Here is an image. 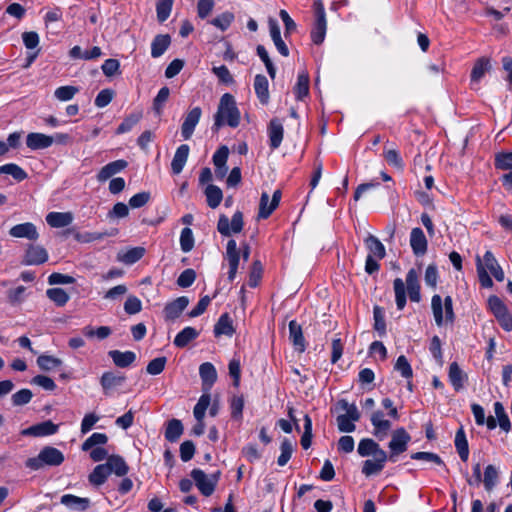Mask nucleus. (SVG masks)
<instances>
[{"label": "nucleus", "mask_w": 512, "mask_h": 512, "mask_svg": "<svg viewBox=\"0 0 512 512\" xmlns=\"http://www.w3.org/2000/svg\"><path fill=\"white\" fill-rule=\"evenodd\" d=\"M395 303L399 311H402L407 303V294L410 301L419 303L421 301V285L416 269L411 268L406 274L405 282L401 278L393 281Z\"/></svg>", "instance_id": "obj_1"}, {"label": "nucleus", "mask_w": 512, "mask_h": 512, "mask_svg": "<svg viewBox=\"0 0 512 512\" xmlns=\"http://www.w3.org/2000/svg\"><path fill=\"white\" fill-rule=\"evenodd\" d=\"M240 121L241 113L234 96L230 93L223 94L220 98L217 112L214 115L212 130L217 132L224 125L236 128L239 126Z\"/></svg>", "instance_id": "obj_2"}, {"label": "nucleus", "mask_w": 512, "mask_h": 512, "mask_svg": "<svg viewBox=\"0 0 512 512\" xmlns=\"http://www.w3.org/2000/svg\"><path fill=\"white\" fill-rule=\"evenodd\" d=\"M64 460L65 457L61 450L53 446H44L37 456L30 457L25 461V467L32 471H38L46 467L60 466Z\"/></svg>", "instance_id": "obj_3"}, {"label": "nucleus", "mask_w": 512, "mask_h": 512, "mask_svg": "<svg viewBox=\"0 0 512 512\" xmlns=\"http://www.w3.org/2000/svg\"><path fill=\"white\" fill-rule=\"evenodd\" d=\"M431 309L435 324L438 327L454 323L456 315L453 308V299L450 295H447L444 299L439 294L433 295Z\"/></svg>", "instance_id": "obj_4"}, {"label": "nucleus", "mask_w": 512, "mask_h": 512, "mask_svg": "<svg viewBox=\"0 0 512 512\" xmlns=\"http://www.w3.org/2000/svg\"><path fill=\"white\" fill-rule=\"evenodd\" d=\"M190 475L194 480L195 485L200 491V493L205 497H209L214 493L216 489V486L221 476V471L217 470L210 476H207L203 470L199 468H194L191 471Z\"/></svg>", "instance_id": "obj_5"}, {"label": "nucleus", "mask_w": 512, "mask_h": 512, "mask_svg": "<svg viewBox=\"0 0 512 512\" xmlns=\"http://www.w3.org/2000/svg\"><path fill=\"white\" fill-rule=\"evenodd\" d=\"M313 9L315 15V22L311 30L310 36L312 42L315 45H320L323 43L327 31V20L323 1L315 0L313 3Z\"/></svg>", "instance_id": "obj_6"}, {"label": "nucleus", "mask_w": 512, "mask_h": 512, "mask_svg": "<svg viewBox=\"0 0 512 512\" xmlns=\"http://www.w3.org/2000/svg\"><path fill=\"white\" fill-rule=\"evenodd\" d=\"M488 307L491 313L496 318L500 327L506 331H512V315L509 312L504 302L496 295H491L488 298Z\"/></svg>", "instance_id": "obj_7"}, {"label": "nucleus", "mask_w": 512, "mask_h": 512, "mask_svg": "<svg viewBox=\"0 0 512 512\" xmlns=\"http://www.w3.org/2000/svg\"><path fill=\"white\" fill-rule=\"evenodd\" d=\"M411 441L410 434L403 427H399L393 431L391 440L388 444L390 452L388 454L389 461L396 462L397 457L407 451L408 444Z\"/></svg>", "instance_id": "obj_8"}, {"label": "nucleus", "mask_w": 512, "mask_h": 512, "mask_svg": "<svg viewBox=\"0 0 512 512\" xmlns=\"http://www.w3.org/2000/svg\"><path fill=\"white\" fill-rule=\"evenodd\" d=\"M243 227V213L239 210L232 215L231 221L225 214H221L217 222L218 232L225 237L231 236L232 233H240Z\"/></svg>", "instance_id": "obj_9"}, {"label": "nucleus", "mask_w": 512, "mask_h": 512, "mask_svg": "<svg viewBox=\"0 0 512 512\" xmlns=\"http://www.w3.org/2000/svg\"><path fill=\"white\" fill-rule=\"evenodd\" d=\"M281 197L282 191L280 189H276L273 192L272 199L270 201L268 193L262 192L259 202L258 218L268 219L279 206Z\"/></svg>", "instance_id": "obj_10"}, {"label": "nucleus", "mask_w": 512, "mask_h": 512, "mask_svg": "<svg viewBox=\"0 0 512 512\" xmlns=\"http://www.w3.org/2000/svg\"><path fill=\"white\" fill-rule=\"evenodd\" d=\"M202 116V109L199 106L191 108L184 116L181 125V136L184 140H189L199 123Z\"/></svg>", "instance_id": "obj_11"}, {"label": "nucleus", "mask_w": 512, "mask_h": 512, "mask_svg": "<svg viewBox=\"0 0 512 512\" xmlns=\"http://www.w3.org/2000/svg\"><path fill=\"white\" fill-rule=\"evenodd\" d=\"M225 259L228 261L229 270H228V280L233 282L236 278L239 262H240V252L237 247V243L234 239H230L226 245V254Z\"/></svg>", "instance_id": "obj_12"}, {"label": "nucleus", "mask_w": 512, "mask_h": 512, "mask_svg": "<svg viewBox=\"0 0 512 512\" xmlns=\"http://www.w3.org/2000/svg\"><path fill=\"white\" fill-rule=\"evenodd\" d=\"M49 255L47 250L40 245L28 244L25 250L22 264L24 265H41L48 261Z\"/></svg>", "instance_id": "obj_13"}, {"label": "nucleus", "mask_w": 512, "mask_h": 512, "mask_svg": "<svg viewBox=\"0 0 512 512\" xmlns=\"http://www.w3.org/2000/svg\"><path fill=\"white\" fill-rule=\"evenodd\" d=\"M188 304L189 298L186 296H180L170 302H167L163 309L164 320L167 322L176 320L187 308Z\"/></svg>", "instance_id": "obj_14"}, {"label": "nucleus", "mask_w": 512, "mask_h": 512, "mask_svg": "<svg viewBox=\"0 0 512 512\" xmlns=\"http://www.w3.org/2000/svg\"><path fill=\"white\" fill-rule=\"evenodd\" d=\"M126 379V376L121 372L105 371L100 377V385L104 395H109L113 389L122 386Z\"/></svg>", "instance_id": "obj_15"}, {"label": "nucleus", "mask_w": 512, "mask_h": 512, "mask_svg": "<svg viewBox=\"0 0 512 512\" xmlns=\"http://www.w3.org/2000/svg\"><path fill=\"white\" fill-rule=\"evenodd\" d=\"M269 147L276 150L280 147L284 138V127L279 118H272L267 126Z\"/></svg>", "instance_id": "obj_16"}, {"label": "nucleus", "mask_w": 512, "mask_h": 512, "mask_svg": "<svg viewBox=\"0 0 512 512\" xmlns=\"http://www.w3.org/2000/svg\"><path fill=\"white\" fill-rule=\"evenodd\" d=\"M410 246L415 256L421 257L427 253L428 240L420 227H415L410 233Z\"/></svg>", "instance_id": "obj_17"}, {"label": "nucleus", "mask_w": 512, "mask_h": 512, "mask_svg": "<svg viewBox=\"0 0 512 512\" xmlns=\"http://www.w3.org/2000/svg\"><path fill=\"white\" fill-rule=\"evenodd\" d=\"M9 235L14 238H25L30 241H36L39 238L37 228L32 222L14 225L10 228Z\"/></svg>", "instance_id": "obj_18"}, {"label": "nucleus", "mask_w": 512, "mask_h": 512, "mask_svg": "<svg viewBox=\"0 0 512 512\" xmlns=\"http://www.w3.org/2000/svg\"><path fill=\"white\" fill-rule=\"evenodd\" d=\"M128 166V162L124 159H118L104 165L96 175L99 182H105L114 175L122 172Z\"/></svg>", "instance_id": "obj_19"}, {"label": "nucleus", "mask_w": 512, "mask_h": 512, "mask_svg": "<svg viewBox=\"0 0 512 512\" xmlns=\"http://www.w3.org/2000/svg\"><path fill=\"white\" fill-rule=\"evenodd\" d=\"M59 426L51 420H46L41 423L32 425L23 431L24 435L34 437L50 436L57 433Z\"/></svg>", "instance_id": "obj_20"}, {"label": "nucleus", "mask_w": 512, "mask_h": 512, "mask_svg": "<svg viewBox=\"0 0 512 512\" xmlns=\"http://www.w3.org/2000/svg\"><path fill=\"white\" fill-rule=\"evenodd\" d=\"M199 375L202 381V390L209 392L211 387L217 381V371L210 362H204L199 367Z\"/></svg>", "instance_id": "obj_21"}, {"label": "nucleus", "mask_w": 512, "mask_h": 512, "mask_svg": "<svg viewBox=\"0 0 512 512\" xmlns=\"http://www.w3.org/2000/svg\"><path fill=\"white\" fill-rule=\"evenodd\" d=\"M384 413L381 410H377L372 413L370 417V421L372 426L374 427L373 434L382 440L387 432L391 428V422L389 420L383 419Z\"/></svg>", "instance_id": "obj_22"}, {"label": "nucleus", "mask_w": 512, "mask_h": 512, "mask_svg": "<svg viewBox=\"0 0 512 512\" xmlns=\"http://www.w3.org/2000/svg\"><path fill=\"white\" fill-rule=\"evenodd\" d=\"M289 339L292 342L295 350L304 352L306 350V341L303 335V330L296 320L289 322Z\"/></svg>", "instance_id": "obj_23"}, {"label": "nucleus", "mask_w": 512, "mask_h": 512, "mask_svg": "<svg viewBox=\"0 0 512 512\" xmlns=\"http://www.w3.org/2000/svg\"><path fill=\"white\" fill-rule=\"evenodd\" d=\"M268 25H269L270 35H271V38L274 42L276 49L282 56L288 57L290 52H289L287 45L285 44V42L283 41V39L281 37V31H280V27H279L277 20H275L274 18H269Z\"/></svg>", "instance_id": "obj_24"}, {"label": "nucleus", "mask_w": 512, "mask_h": 512, "mask_svg": "<svg viewBox=\"0 0 512 512\" xmlns=\"http://www.w3.org/2000/svg\"><path fill=\"white\" fill-rule=\"evenodd\" d=\"M104 465L108 468L109 474L114 473L118 477H124L129 472V466L120 455H109Z\"/></svg>", "instance_id": "obj_25"}, {"label": "nucleus", "mask_w": 512, "mask_h": 512, "mask_svg": "<svg viewBox=\"0 0 512 512\" xmlns=\"http://www.w3.org/2000/svg\"><path fill=\"white\" fill-rule=\"evenodd\" d=\"M448 378L456 392L462 390L464 383L468 380L467 374L463 372L457 362H452L449 365Z\"/></svg>", "instance_id": "obj_26"}, {"label": "nucleus", "mask_w": 512, "mask_h": 512, "mask_svg": "<svg viewBox=\"0 0 512 512\" xmlns=\"http://www.w3.org/2000/svg\"><path fill=\"white\" fill-rule=\"evenodd\" d=\"M108 356L112 359L114 365L119 368H127L136 361V353L133 351L110 350Z\"/></svg>", "instance_id": "obj_27"}, {"label": "nucleus", "mask_w": 512, "mask_h": 512, "mask_svg": "<svg viewBox=\"0 0 512 512\" xmlns=\"http://www.w3.org/2000/svg\"><path fill=\"white\" fill-rule=\"evenodd\" d=\"M254 91L262 105H267L269 103L270 95H269V82L265 75L257 74L254 77Z\"/></svg>", "instance_id": "obj_28"}, {"label": "nucleus", "mask_w": 512, "mask_h": 512, "mask_svg": "<svg viewBox=\"0 0 512 512\" xmlns=\"http://www.w3.org/2000/svg\"><path fill=\"white\" fill-rule=\"evenodd\" d=\"M26 145L31 150L46 149L52 145V137L39 132H31L26 137Z\"/></svg>", "instance_id": "obj_29"}, {"label": "nucleus", "mask_w": 512, "mask_h": 512, "mask_svg": "<svg viewBox=\"0 0 512 512\" xmlns=\"http://www.w3.org/2000/svg\"><path fill=\"white\" fill-rule=\"evenodd\" d=\"M387 460H389L388 454L374 456V460H365L362 466V473L365 476L378 474L384 469Z\"/></svg>", "instance_id": "obj_30"}, {"label": "nucleus", "mask_w": 512, "mask_h": 512, "mask_svg": "<svg viewBox=\"0 0 512 512\" xmlns=\"http://www.w3.org/2000/svg\"><path fill=\"white\" fill-rule=\"evenodd\" d=\"M213 332L215 337H220L222 335L231 337L235 333L233 321L229 313L225 312L220 315L216 324L214 325Z\"/></svg>", "instance_id": "obj_31"}, {"label": "nucleus", "mask_w": 512, "mask_h": 512, "mask_svg": "<svg viewBox=\"0 0 512 512\" xmlns=\"http://www.w3.org/2000/svg\"><path fill=\"white\" fill-rule=\"evenodd\" d=\"M190 147L187 144H181L174 154L171 162V171L173 174H180L187 162Z\"/></svg>", "instance_id": "obj_32"}, {"label": "nucleus", "mask_w": 512, "mask_h": 512, "mask_svg": "<svg viewBox=\"0 0 512 512\" xmlns=\"http://www.w3.org/2000/svg\"><path fill=\"white\" fill-rule=\"evenodd\" d=\"M364 244L368 250V255H373L378 260H382L386 256V249L383 243L374 235L368 234L364 238Z\"/></svg>", "instance_id": "obj_33"}, {"label": "nucleus", "mask_w": 512, "mask_h": 512, "mask_svg": "<svg viewBox=\"0 0 512 512\" xmlns=\"http://www.w3.org/2000/svg\"><path fill=\"white\" fill-rule=\"evenodd\" d=\"M357 452L361 457L370 455L378 456L380 454H387L380 445L371 438H363L360 440Z\"/></svg>", "instance_id": "obj_34"}, {"label": "nucleus", "mask_w": 512, "mask_h": 512, "mask_svg": "<svg viewBox=\"0 0 512 512\" xmlns=\"http://www.w3.org/2000/svg\"><path fill=\"white\" fill-rule=\"evenodd\" d=\"M200 331L191 326L184 327L174 338L173 344L178 348H185L190 342L197 339Z\"/></svg>", "instance_id": "obj_35"}, {"label": "nucleus", "mask_w": 512, "mask_h": 512, "mask_svg": "<svg viewBox=\"0 0 512 512\" xmlns=\"http://www.w3.org/2000/svg\"><path fill=\"white\" fill-rule=\"evenodd\" d=\"M46 222L52 228H63L73 222V215L70 212H49Z\"/></svg>", "instance_id": "obj_36"}, {"label": "nucleus", "mask_w": 512, "mask_h": 512, "mask_svg": "<svg viewBox=\"0 0 512 512\" xmlns=\"http://www.w3.org/2000/svg\"><path fill=\"white\" fill-rule=\"evenodd\" d=\"M184 432V427L181 420L173 418L166 422V429L164 432L165 439L170 443L177 442Z\"/></svg>", "instance_id": "obj_37"}, {"label": "nucleus", "mask_w": 512, "mask_h": 512, "mask_svg": "<svg viewBox=\"0 0 512 512\" xmlns=\"http://www.w3.org/2000/svg\"><path fill=\"white\" fill-rule=\"evenodd\" d=\"M143 118V111L141 109L135 110L127 115L117 127L115 133L120 135L130 132Z\"/></svg>", "instance_id": "obj_38"}, {"label": "nucleus", "mask_w": 512, "mask_h": 512, "mask_svg": "<svg viewBox=\"0 0 512 512\" xmlns=\"http://www.w3.org/2000/svg\"><path fill=\"white\" fill-rule=\"evenodd\" d=\"M310 78L307 71H302L297 76V82L293 88L295 98L303 101L309 95Z\"/></svg>", "instance_id": "obj_39"}, {"label": "nucleus", "mask_w": 512, "mask_h": 512, "mask_svg": "<svg viewBox=\"0 0 512 512\" xmlns=\"http://www.w3.org/2000/svg\"><path fill=\"white\" fill-rule=\"evenodd\" d=\"M171 44V37L169 34H158L154 37L151 43V56L158 58L162 56Z\"/></svg>", "instance_id": "obj_40"}, {"label": "nucleus", "mask_w": 512, "mask_h": 512, "mask_svg": "<svg viewBox=\"0 0 512 512\" xmlns=\"http://www.w3.org/2000/svg\"><path fill=\"white\" fill-rule=\"evenodd\" d=\"M454 444L460 459L466 462L469 458V444L462 426L456 431Z\"/></svg>", "instance_id": "obj_41"}, {"label": "nucleus", "mask_w": 512, "mask_h": 512, "mask_svg": "<svg viewBox=\"0 0 512 512\" xmlns=\"http://www.w3.org/2000/svg\"><path fill=\"white\" fill-rule=\"evenodd\" d=\"M61 504L65 505L69 509L84 511L90 505V500L88 498L78 497L73 494H64L60 500Z\"/></svg>", "instance_id": "obj_42"}, {"label": "nucleus", "mask_w": 512, "mask_h": 512, "mask_svg": "<svg viewBox=\"0 0 512 512\" xmlns=\"http://www.w3.org/2000/svg\"><path fill=\"white\" fill-rule=\"evenodd\" d=\"M499 482V470L496 466L489 464L485 467L482 482L484 489L491 492Z\"/></svg>", "instance_id": "obj_43"}, {"label": "nucleus", "mask_w": 512, "mask_h": 512, "mask_svg": "<svg viewBox=\"0 0 512 512\" xmlns=\"http://www.w3.org/2000/svg\"><path fill=\"white\" fill-rule=\"evenodd\" d=\"M490 69H491L490 60L485 57L479 58L475 62L474 66L471 70V74H470L471 82L478 83L484 77L485 73L488 72Z\"/></svg>", "instance_id": "obj_44"}, {"label": "nucleus", "mask_w": 512, "mask_h": 512, "mask_svg": "<svg viewBox=\"0 0 512 512\" xmlns=\"http://www.w3.org/2000/svg\"><path fill=\"white\" fill-rule=\"evenodd\" d=\"M204 193L206 196L207 205L210 208L215 209L221 204L223 200V192L218 186L209 184L205 188Z\"/></svg>", "instance_id": "obj_45"}, {"label": "nucleus", "mask_w": 512, "mask_h": 512, "mask_svg": "<svg viewBox=\"0 0 512 512\" xmlns=\"http://www.w3.org/2000/svg\"><path fill=\"white\" fill-rule=\"evenodd\" d=\"M383 157L390 166L400 171L404 170L405 164L398 149L394 147L387 148L385 146L383 151Z\"/></svg>", "instance_id": "obj_46"}, {"label": "nucleus", "mask_w": 512, "mask_h": 512, "mask_svg": "<svg viewBox=\"0 0 512 512\" xmlns=\"http://www.w3.org/2000/svg\"><path fill=\"white\" fill-rule=\"evenodd\" d=\"M11 175L17 182H22L28 178L27 172L15 163H7L0 166V175Z\"/></svg>", "instance_id": "obj_47"}, {"label": "nucleus", "mask_w": 512, "mask_h": 512, "mask_svg": "<svg viewBox=\"0 0 512 512\" xmlns=\"http://www.w3.org/2000/svg\"><path fill=\"white\" fill-rule=\"evenodd\" d=\"M373 319L374 325L373 328L377 332L379 337H384L387 333L386 330V321L384 310L382 307L375 305L373 308Z\"/></svg>", "instance_id": "obj_48"}, {"label": "nucleus", "mask_w": 512, "mask_h": 512, "mask_svg": "<svg viewBox=\"0 0 512 512\" xmlns=\"http://www.w3.org/2000/svg\"><path fill=\"white\" fill-rule=\"evenodd\" d=\"M110 476L108 468L104 464H98L89 474V482L94 486H101Z\"/></svg>", "instance_id": "obj_49"}, {"label": "nucleus", "mask_w": 512, "mask_h": 512, "mask_svg": "<svg viewBox=\"0 0 512 512\" xmlns=\"http://www.w3.org/2000/svg\"><path fill=\"white\" fill-rule=\"evenodd\" d=\"M46 295L57 307L65 306L70 300L69 294L62 288H49Z\"/></svg>", "instance_id": "obj_50"}, {"label": "nucleus", "mask_w": 512, "mask_h": 512, "mask_svg": "<svg viewBox=\"0 0 512 512\" xmlns=\"http://www.w3.org/2000/svg\"><path fill=\"white\" fill-rule=\"evenodd\" d=\"M494 412L501 430L506 433L509 432L511 430V422L501 402L497 401L494 403Z\"/></svg>", "instance_id": "obj_51"}, {"label": "nucleus", "mask_w": 512, "mask_h": 512, "mask_svg": "<svg viewBox=\"0 0 512 512\" xmlns=\"http://www.w3.org/2000/svg\"><path fill=\"white\" fill-rule=\"evenodd\" d=\"M211 403V396L208 392H204L193 409V414L196 421L204 420L206 410L209 408Z\"/></svg>", "instance_id": "obj_52"}, {"label": "nucleus", "mask_w": 512, "mask_h": 512, "mask_svg": "<svg viewBox=\"0 0 512 512\" xmlns=\"http://www.w3.org/2000/svg\"><path fill=\"white\" fill-rule=\"evenodd\" d=\"M287 413L289 420L281 418L277 421V426H279L287 434L291 433L293 431V428H295L296 431L300 432L298 419L294 415V408L289 407Z\"/></svg>", "instance_id": "obj_53"}, {"label": "nucleus", "mask_w": 512, "mask_h": 512, "mask_svg": "<svg viewBox=\"0 0 512 512\" xmlns=\"http://www.w3.org/2000/svg\"><path fill=\"white\" fill-rule=\"evenodd\" d=\"M174 0H157L156 16L159 23H164L170 16Z\"/></svg>", "instance_id": "obj_54"}, {"label": "nucleus", "mask_w": 512, "mask_h": 512, "mask_svg": "<svg viewBox=\"0 0 512 512\" xmlns=\"http://www.w3.org/2000/svg\"><path fill=\"white\" fill-rule=\"evenodd\" d=\"M62 363L60 358L51 355L42 354L37 358V365L42 371H51L60 367Z\"/></svg>", "instance_id": "obj_55"}, {"label": "nucleus", "mask_w": 512, "mask_h": 512, "mask_svg": "<svg viewBox=\"0 0 512 512\" xmlns=\"http://www.w3.org/2000/svg\"><path fill=\"white\" fill-rule=\"evenodd\" d=\"M494 166L497 170H512V151H501L495 154Z\"/></svg>", "instance_id": "obj_56"}, {"label": "nucleus", "mask_w": 512, "mask_h": 512, "mask_svg": "<svg viewBox=\"0 0 512 512\" xmlns=\"http://www.w3.org/2000/svg\"><path fill=\"white\" fill-rule=\"evenodd\" d=\"M256 53L259 56V58L264 63L267 73L270 76L271 79H274L276 77V68L270 59V56L268 54V51L263 45H258L256 47Z\"/></svg>", "instance_id": "obj_57"}, {"label": "nucleus", "mask_w": 512, "mask_h": 512, "mask_svg": "<svg viewBox=\"0 0 512 512\" xmlns=\"http://www.w3.org/2000/svg\"><path fill=\"white\" fill-rule=\"evenodd\" d=\"M303 421H304V432L301 436L300 443H301V446L303 447V449L307 450L308 448L311 447V444H312V437H313L312 426H313V424H312V419L308 414L304 415Z\"/></svg>", "instance_id": "obj_58"}, {"label": "nucleus", "mask_w": 512, "mask_h": 512, "mask_svg": "<svg viewBox=\"0 0 512 512\" xmlns=\"http://www.w3.org/2000/svg\"><path fill=\"white\" fill-rule=\"evenodd\" d=\"M280 455L277 459L279 466H285L292 457L293 444L288 438H284L280 445Z\"/></svg>", "instance_id": "obj_59"}, {"label": "nucleus", "mask_w": 512, "mask_h": 512, "mask_svg": "<svg viewBox=\"0 0 512 512\" xmlns=\"http://www.w3.org/2000/svg\"><path fill=\"white\" fill-rule=\"evenodd\" d=\"M263 274V266L260 260H255L252 263L251 270L248 278V285L251 288H255L259 285Z\"/></svg>", "instance_id": "obj_60"}, {"label": "nucleus", "mask_w": 512, "mask_h": 512, "mask_svg": "<svg viewBox=\"0 0 512 512\" xmlns=\"http://www.w3.org/2000/svg\"><path fill=\"white\" fill-rule=\"evenodd\" d=\"M108 442V436L105 433L95 432L89 436L82 444L83 451H89L94 446L104 445Z\"/></svg>", "instance_id": "obj_61"}, {"label": "nucleus", "mask_w": 512, "mask_h": 512, "mask_svg": "<svg viewBox=\"0 0 512 512\" xmlns=\"http://www.w3.org/2000/svg\"><path fill=\"white\" fill-rule=\"evenodd\" d=\"M336 409L337 410H345L346 411L345 415L356 422L359 421V419L361 417L357 406L354 403L349 404L346 399L338 400V402L336 403Z\"/></svg>", "instance_id": "obj_62"}, {"label": "nucleus", "mask_w": 512, "mask_h": 512, "mask_svg": "<svg viewBox=\"0 0 512 512\" xmlns=\"http://www.w3.org/2000/svg\"><path fill=\"white\" fill-rule=\"evenodd\" d=\"M233 21L234 14L232 12L226 11L212 19L210 23L221 31H226Z\"/></svg>", "instance_id": "obj_63"}, {"label": "nucleus", "mask_w": 512, "mask_h": 512, "mask_svg": "<svg viewBox=\"0 0 512 512\" xmlns=\"http://www.w3.org/2000/svg\"><path fill=\"white\" fill-rule=\"evenodd\" d=\"M79 92V88L72 85H65L58 87L55 92L54 96L59 101H69L73 99V97Z\"/></svg>", "instance_id": "obj_64"}]
</instances>
